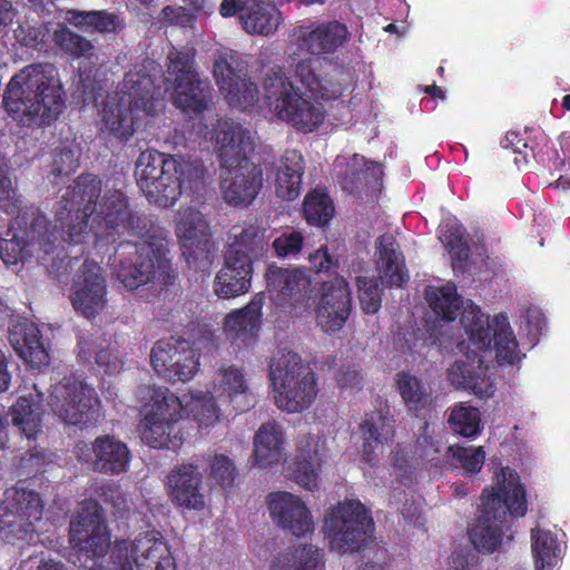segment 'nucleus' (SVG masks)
<instances>
[{"label":"nucleus","mask_w":570,"mask_h":570,"mask_svg":"<svg viewBox=\"0 0 570 570\" xmlns=\"http://www.w3.org/2000/svg\"><path fill=\"white\" fill-rule=\"evenodd\" d=\"M293 75L309 97L293 83L283 67L274 66L263 80L265 99L279 120L304 134L314 132L324 122L326 111L318 100L340 98L355 78L352 69L313 56L298 60Z\"/></svg>","instance_id":"f257e3e1"},{"label":"nucleus","mask_w":570,"mask_h":570,"mask_svg":"<svg viewBox=\"0 0 570 570\" xmlns=\"http://www.w3.org/2000/svg\"><path fill=\"white\" fill-rule=\"evenodd\" d=\"M214 138L220 163L223 199L232 207H248L258 196L264 181L261 166L248 157L254 150L250 134L237 122L218 120Z\"/></svg>","instance_id":"f03ea898"},{"label":"nucleus","mask_w":570,"mask_h":570,"mask_svg":"<svg viewBox=\"0 0 570 570\" xmlns=\"http://www.w3.org/2000/svg\"><path fill=\"white\" fill-rule=\"evenodd\" d=\"M207 169L200 158L170 155L156 149L140 153L136 161L137 185L150 203L173 206L183 194H196L205 187Z\"/></svg>","instance_id":"7ed1b4c3"},{"label":"nucleus","mask_w":570,"mask_h":570,"mask_svg":"<svg viewBox=\"0 0 570 570\" xmlns=\"http://www.w3.org/2000/svg\"><path fill=\"white\" fill-rule=\"evenodd\" d=\"M2 105L14 120L27 126H47L65 108V92L48 65H29L7 85Z\"/></svg>","instance_id":"20e7f679"},{"label":"nucleus","mask_w":570,"mask_h":570,"mask_svg":"<svg viewBox=\"0 0 570 570\" xmlns=\"http://www.w3.org/2000/svg\"><path fill=\"white\" fill-rule=\"evenodd\" d=\"M102 214L105 223L96 227L95 247L114 244L120 236L121 229L137 237L138 240L121 242L116 248L117 256L147 252L156 256H166V229L160 226L155 216L129 210L128 199L121 190L107 195L102 204Z\"/></svg>","instance_id":"39448f33"},{"label":"nucleus","mask_w":570,"mask_h":570,"mask_svg":"<svg viewBox=\"0 0 570 570\" xmlns=\"http://www.w3.org/2000/svg\"><path fill=\"white\" fill-rule=\"evenodd\" d=\"M527 511L525 490L519 474L510 468H502L498 490L482 491L480 514L469 529L473 546L480 551L494 552L502 543L507 515L521 518Z\"/></svg>","instance_id":"423d86ee"},{"label":"nucleus","mask_w":570,"mask_h":570,"mask_svg":"<svg viewBox=\"0 0 570 570\" xmlns=\"http://www.w3.org/2000/svg\"><path fill=\"white\" fill-rule=\"evenodd\" d=\"M101 179L94 174L79 175L66 193L61 196L62 209L67 216H58L57 233L60 240L67 245L81 246L79 254L86 253L85 245L91 243L96 245V227L105 223L102 216V204L108 194L114 190H107L100 203L98 199L101 194Z\"/></svg>","instance_id":"0eeeda50"},{"label":"nucleus","mask_w":570,"mask_h":570,"mask_svg":"<svg viewBox=\"0 0 570 570\" xmlns=\"http://www.w3.org/2000/svg\"><path fill=\"white\" fill-rule=\"evenodd\" d=\"M70 543L96 566L97 560L106 556L110 549V570H134L131 542L121 539L111 546L105 512L96 500H88L78 513L77 520L70 523Z\"/></svg>","instance_id":"6e6552de"},{"label":"nucleus","mask_w":570,"mask_h":570,"mask_svg":"<svg viewBox=\"0 0 570 570\" xmlns=\"http://www.w3.org/2000/svg\"><path fill=\"white\" fill-rule=\"evenodd\" d=\"M130 101L108 104L102 110V122L109 135L120 141H128L148 117L158 115L165 108L160 88L150 76L128 72L124 79Z\"/></svg>","instance_id":"1a4fd4ad"},{"label":"nucleus","mask_w":570,"mask_h":570,"mask_svg":"<svg viewBox=\"0 0 570 570\" xmlns=\"http://www.w3.org/2000/svg\"><path fill=\"white\" fill-rule=\"evenodd\" d=\"M268 376L275 404L284 412L301 413L309 409L317 397L315 372L293 351L282 350L272 357Z\"/></svg>","instance_id":"9d476101"},{"label":"nucleus","mask_w":570,"mask_h":570,"mask_svg":"<svg viewBox=\"0 0 570 570\" xmlns=\"http://www.w3.org/2000/svg\"><path fill=\"white\" fill-rule=\"evenodd\" d=\"M171 85L173 104L186 114L198 115L213 104V90L196 68V49L173 48L167 55V77Z\"/></svg>","instance_id":"9b49d317"},{"label":"nucleus","mask_w":570,"mask_h":570,"mask_svg":"<svg viewBox=\"0 0 570 570\" xmlns=\"http://www.w3.org/2000/svg\"><path fill=\"white\" fill-rule=\"evenodd\" d=\"M323 530L332 550L353 553L373 541L375 524L361 501L345 499L326 513Z\"/></svg>","instance_id":"f8f14e48"},{"label":"nucleus","mask_w":570,"mask_h":570,"mask_svg":"<svg viewBox=\"0 0 570 570\" xmlns=\"http://www.w3.org/2000/svg\"><path fill=\"white\" fill-rule=\"evenodd\" d=\"M494 323L495 327L492 328L489 315L484 314L478 305L471 303L464 306L460 324L469 340V348L473 353L475 351L487 352L491 350L493 342V350L499 364L513 365L520 362L522 355L519 343L507 316H495Z\"/></svg>","instance_id":"ddd939ff"},{"label":"nucleus","mask_w":570,"mask_h":570,"mask_svg":"<svg viewBox=\"0 0 570 570\" xmlns=\"http://www.w3.org/2000/svg\"><path fill=\"white\" fill-rule=\"evenodd\" d=\"M151 406L140 421L141 440L155 449L178 450L185 440L181 426L185 406L167 387H154Z\"/></svg>","instance_id":"4468645a"},{"label":"nucleus","mask_w":570,"mask_h":570,"mask_svg":"<svg viewBox=\"0 0 570 570\" xmlns=\"http://www.w3.org/2000/svg\"><path fill=\"white\" fill-rule=\"evenodd\" d=\"M45 502L30 480H19L4 492L0 503V532L7 542L24 540L41 520Z\"/></svg>","instance_id":"2eb2a0df"},{"label":"nucleus","mask_w":570,"mask_h":570,"mask_svg":"<svg viewBox=\"0 0 570 570\" xmlns=\"http://www.w3.org/2000/svg\"><path fill=\"white\" fill-rule=\"evenodd\" d=\"M31 220L24 219V227L12 238H0V258L6 265H14L20 261L36 257L45 261L53 253L60 239L57 226H51L48 218L37 210H31Z\"/></svg>","instance_id":"dca6fc26"},{"label":"nucleus","mask_w":570,"mask_h":570,"mask_svg":"<svg viewBox=\"0 0 570 570\" xmlns=\"http://www.w3.org/2000/svg\"><path fill=\"white\" fill-rule=\"evenodd\" d=\"M272 301L293 316L307 312L312 298L311 276L302 268H284L269 264L265 272Z\"/></svg>","instance_id":"f3484780"},{"label":"nucleus","mask_w":570,"mask_h":570,"mask_svg":"<svg viewBox=\"0 0 570 570\" xmlns=\"http://www.w3.org/2000/svg\"><path fill=\"white\" fill-rule=\"evenodd\" d=\"M155 372L168 382H188L199 370V354L184 338L158 340L150 351Z\"/></svg>","instance_id":"a211bd4d"},{"label":"nucleus","mask_w":570,"mask_h":570,"mask_svg":"<svg viewBox=\"0 0 570 570\" xmlns=\"http://www.w3.org/2000/svg\"><path fill=\"white\" fill-rule=\"evenodd\" d=\"M213 75L229 106L246 110L258 102V87L247 77V63L237 51L215 59Z\"/></svg>","instance_id":"6ab92c4d"},{"label":"nucleus","mask_w":570,"mask_h":570,"mask_svg":"<svg viewBox=\"0 0 570 570\" xmlns=\"http://www.w3.org/2000/svg\"><path fill=\"white\" fill-rule=\"evenodd\" d=\"M97 401L95 390L71 374L52 386L48 405L62 422L76 425L88 420V412Z\"/></svg>","instance_id":"aec40b11"},{"label":"nucleus","mask_w":570,"mask_h":570,"mask_svg":"<svg viewBox=\"0 0 570 570\" xmlns=\"http://www.w3.org/2000/svg\"><path fill=\"white\" fill-rule=\"evenodd\" d=\"M71 289L72 306L86 318H94L106 307L107 284L96 262L85 259L73 277Z\"/></svg>","instance_id":"412c9836"},{"label":"nucleus","mask_w":570,"mask_h":570,"mask_svg":"<svg viewBox=\"0 0 570 570\" xmlns=\"http://www.w3.org/2000/svg\"><path fill=\"white\" fill-rule=\"evenodd\" d=\"M352 311V294L346 279L336 276L323 282L322 296L316 311V321L327 334L338 332L345 325Z\"/></svg>","instance_id":"4be33fe9"},{"label":"nucleus","mask_w":570,"mask_h":570,"mask_svg":"<svg viewBox=\"0 0 570 570\" xmlns=\"http://www.w3.org/2000/svg\"><path fill=\"white\" fill-rule=\"evenodd\" d=\"M273 521L285 532L302 538L313 532L314 522L309 509L297 495L282 491L267 497Z\"/></svg>","instance_id":"5701e85b"},{"label":"nucleus","mask_w":570,"mask_h":570,"mask_svg":"<svg viewBox=\"0 0 570 570\" xmlns=\"http://www.w3.org/2000/svg\"><path fill=\"white\" fill-rule=\"evenodd\" d=\"M267 252V228L257 218L230 228L225 254L255 264L262 261Z\"/></svg>","instance_id":"b1692460"},{"label":"nucleus","mask_w":570,"mask_h":570,"mask_svg":"<svg viewBox=\"0 0 570 570\" xmlns=\"http://www.w3.org/2000/svg\"><path fill=\"white\" fill-rule=\"evenodd\" d=\"M296 45L302 50L318 57L333 53L347 40L348 30L336 20L318 24L299 26L293 30Z\"/></svg>","instance_id":"393cba45"},{"label":"nucleus","mask_w":570,"mask_h":570,"mask_svg":"<svg viewBox=\"0 0 570 570\" xmlns=\"http://www.w3.org/2000/svg\"><path fill=\"white\" fill-rule=\"evenodd\" d=\"M264 301V294L258 293L246 306L226 315L224 320V333L233 345L243 348L256 342L262 325Z\"/></svg>","instance_id":"a878e982"},{"label":"nucleus","mask_w":570,"mask_h":570,"mask_svg":"<svg viewBox=\"0 0 570 570\" xmlns=\"http://www.w3.org/2000/svg\"><path fill=\"white\" fill-rule=\"evenodd\" d=\"M472 352L473 357L466 355L465 360H456L448 368V380L456 390L473 393L480 399H489L494 395L495 384L488 375V367L483 366V360Z\"/></svg>","instance_id":"bb28decb"},{"label":"nucleus","mask_w":570,"mask_h":570,"mask_svg":"<svg viewBox=\"0 0 570 570\" xmlns=\"http://www.w3.org/2000/svg\"><path fill=\"white\" fill-rule=\"evenodd\" d=\"M167 479L169 495L177 505L189 510H202L205 507L200 491L203 474L198 464L184 462L176 465Z\"/></svg>","instance_id":"cd10ccee"},{"label":"nucleus","mask_w":570,"mask_h":570,"mask_svg":"<svg viewBox=\"0 0 570 570\" xmlns=\"http://www.w3.org/2000/svg\"><path fill=\"white\" fill-rule=\"evenodd\" d=\"M131 557L137 570H177L166 540L155 531H146L135 538Z\"/></svg>","instance_id":"c85d7f7f"},{"label":"nucleus","mask_w":570,"mask_h":570,"mask_svg":"<svg viewBox=\"0 0 570 570\" xmlns=\"http://www.w3.org/2000/svg\"><path fill=\"white\" fill-rule=\"evenodd\" d=\"M165 256H156L153 253H132L117 256L115 254L116 276L122 285L135 291L149 283L155 277L156 267L163 268L167 265Z\"/></svg>","instance_id":"c756f323"},{"label":"nucleus","mask_w":570,"mask_h":570,"mask_svg":"<svg viewBox=\"0 0 570 570\" xmlns=\"http://www.w3.org/2000/svg\"><path fill=\"white\" fill-rule=\"evenodd\" d=\"M8 338L18 356L31 367L49 365V353L43 345L40 330L33 322L23 320L13 323Z\"/></svg>","instance_id":"7c9ffc66"},{"label":"nucleus","mask_w":570,"mask_h":570,"mask_svg":"<svg viewBox=\"0 0 570 570\" xmlns=\"http://www.w3.org/2000/svg\"><path fill=\"white\" fill-rule=\"evenodd\" d=\"M362 435V460L370 466L377 465V450L383 444L392 441L395 435L394 420L390 415L389 407L385 411H372L366 413L360 425Z\"/></svg>","instance_id":"2f4dec72"},{"label":"nucleus","mask_w":570,"mask_h":570,"mask_svg":"<svg viewBox=\"0 0 570 570\" xmlns=\"http://www.w3.org/2000/svg\"><path fill=\"white\" fill-rule=\"evenodd\" d=\"M176 235L187 259H196L199 254L208 250L210 229L198 209L186 208L179 214Z\"/></svg>","instance_id":"473e14b6"},{"label":"nucleus","mask_w":570,"mask_h":570,"mask_svg":"<svg viewBox=\"0 0 570 570\" xmlns=\"http://www.w3.org/2000/svg\"><path fill=\"white\" fill-rule=\"evenodd\" d=\"M254 264L224 253V263L214 279V293L224 299L245 295L252 287Z\"/></svg>","instance_id":"72a5a7b5"},{"label":"nucleus","mask_w":570,"mask_h":570,"mask_svg":"<svg viewBox=\"0 0 570 570\" xmlns=\"http://www.w3.org/2000/svg\"><path fill=\"white\" fill-rule=\"evenodd\" d=\"M215 387L218 396L226 399L236 414L247 412L255 405V395L240 366L232 364L219 367Z\"/></svg>","instance_id":"f704fd0d"},{"label":"nucleus","mask_w":570,"mask_h":570,"mask_svg":"<svg viewBox=\"0 0 570 570\" xmlns=\"http://www.w3.org/2000/svg\"><path fill=\"white\" fill-rule=\"evenodd\" d=\"M377 269L387 287H402L409 275L405 261L396 238L392 234H383L376 239Z\"/></svg>","instance_id":"c9c22d12"},{"label":"nucleus","mask_w":570,"mask_h":570,"mask_svg":"<svg viewBox=\"0 0 570 570\" xmlns=\"http://www.w3.org/2000/svg\"><path fill=\"white\" fill-rule=\"evenodd\" d=\"M91 450L95 454L94 466L100 473L116 475L128 470L131 453L127 444L114 435L96 438Z\"/></svg>","instance_id":"e433bc0d"},{"label":"nucleus","mask_w":570,"mask_h":570,"mask_svg":"<svg viewBox=\"0 0 570 570\" xmlns=\"http://www.w3.org/2000/svg\"><path fill=\"white\" fill-rule=\"evenodd\" d=\"M36 395L19 396L10 406L9 414L12 424L28 439L35 440L42 429V397L43 394L37 390Z\"/></svg>","instance_id":"4c0bfd02"},{"label":"nucleus","mask_w":570,"mask_h":570,"mask_svg":"<svg viewBox=\"0 0 570 570\" xmlns=\"http://www.w3.org/2000/svg\"><path fill=\"white\" fill-rule=\"evenodd\" d=\"M394 386L405 407L415 416L431 409L433 404L432 387L416 375L401 371L396 373Z\"/></svg>","instance_id":"58836bf2"},{"label":"nucleus","mask_w":570,"mask_h":570,"mask_svg":"<svg viewBox=\"0 0 570 570\" xmlns=\"http://www.w3.org/2000/svg\"><path fill=\"white\" fill-rule=\"evenodd\" d=\"M284 434L276 422L261 425L254 436V461L261 468H269L283 458Z\"/></svg>","instance_id":"ea45409f"},{"label":"nucleus","mask_w":570,"mask_h":570,"mask_svg":"<svg viewBox=\"0 0 570 570\" xmlns=\"http://www.w3.org/2000/svg\"><path fill=\"white\" fill-rule=\"evenodd\" d=\"M303 174V156L296 150H286L276 173L275 190L277 197L284 200L297 198L302 190Z\"/></svg>","instance_id":"a19ab883"},{"label":"nucleus","mask_w":570,"mask_h":570,"mask_svg":"<svg viewBox=\"0 0 570 570\" xmlns=\"http://www.w3.org/2000/svg\"><path fill=\"white\" fill-rule=\"evenodd\" d=\"M268 570H324V560L312 544L293 546L276 553Z\"/></svg>","instance_id":"79ce46f5"},{"label":"nucleus","mask_w":570,"mask_h":570,"mask_svg":"<svg viewBox=\"0 0 570 570\" xmlns=\"http://www.w3.org/2000/svg\"><path fill=\"white\" fill-rule=\"evenodd\" d=\"M244 30L249 35L269 36L279 27L282 12L266 1H253L239 16Z\"/></svg>","instance_id":"37998d69"},{"label":"nucleus","mask_w":570,"mask_h":570,"mask_svg":"<svg viewBox=\"0 0 570 570\" xmlns=\"http://www.w3.org/2000/svg\"><path fill=\"white\" fill-rule=\"evenodd\" d=\"M68 20L83 32L117 33L124 29V20L108 10L69 11Z\"/></svg>","instance_id":"c03bdc74"},{"label":"nucleus","mask_w":570,"mask_h":570,"mask_svg":"<svg viewBox=\"0 0 570 570\" xmlns=\"http://www.w3.org/2000/svg\"><path fill=\"white\" fill-rule=\"evenodd\" d=\"M78 357L83 363H90L92 360L99 368L108 375L119 373L124 367V361L118 352L109 347H98V344L89 337L78 340Z\"/></svg>","instance_id":"a18cd8bd"},{"label":"nucleus","mask_w":570,"mask_h":570,"mask_svg":"<svg viewBox=\"0 0 570 570\" xmlns=\"http://www.w3.org/2000/svg\"><path fill=\"white\" fill-rule=\"evenodd\" d=\"M425 299L434 314L445 322L454 321L463 305L462 297L453 284L426 289Z\"/></svg>","instance_id":"49530a36"},{"label":"nucleus","mask_w":570,"mask_h":570,"mask_svg":"<svg viewBox=\"0 0 570 570\" xmlns=\"http://www.w3.org/2000/svg\"><path fill=\"white\" fill-rule=\"evenodd\" d=\"M335 208L326 193L313 190L305 196L303 215L309 225L324 227L333 218Z\"/></svg>","instance_id":"de8ad7c7"},{"label":"nucleus","mask_w":570,"mask_h":570,"mask_svg":"<svg viewBox=\"0 0 570 570\" xmlns=\"http://www.w3.org/2000/svg\"><path fill=\"white\" fill-rule=\"evenodd\" d=\"M448 423L454 433L463 438H473L481 432V413L475 406L460 403L451 410Z\"/></svg>","instance_id":"09e8293b"},{"label":"nucleus","mask_w":570,"mask_h":570,"mask_svg":"<svg viewBox=\"0 0 570 570\" xmlns=\"http://www.w3.org/2000/svg\"><path fill=\"white\" fill-rule=\"evenodd\" d=\"M532 552L538 570H550L556 561L558 541L551 531L533 529L531 531Z\"/></svg>","instance_id":"8fccbe9b"},{"label":"nucleus","mask_w":570,"mask_h":570,"mask_svg":"<svg viewBox=\"0 0 570 570\" xmlns=\"http://www.w3.org/2000/svg\"><path fill=\"white\" fill-rule=\"evenodd\" d=\"M446 453L450 464L461 468L466 474L479 473L485 461L483 446L450 445Z\"/></svg>","instance_id":"3c124183"},{"label":"nucleus","mask_w":570,"mask_h":570,"mask_svg":"<svg viewBox=\"0 0 570 570\" xmlns=\"http://www.w3.org/2000/svg\"><path fill=\"white\" fill-rule=\"evenodd\" d=\"M316 462V450L307 452L301 451L288 466L291 478L302 487L312 490L317 485Z\"/></svg>","instance_id":"603ef678"},{"label":"nucleus","mask_w":570,"mask_h":570,"mask_svg":"<svg viewBox=\"0 0 570 570\" xmlns=\"http://www.w3.org/2000/svg\"><path fill=\"white\" fill-rule=\"evenodd\" d=\"M360 305L365 314H375L382 305V289L376 277L357 276L355 279Z\"/></svg>","instance_id":"864d4df0"},{"label":"nucleus","mask_w":570,"mask_h":570,"mask_svg":"<svg viewBox=\"0 0 570 570\" xmlns=\"http://www.w3.org/2000/svg\"><path fill=\"white\" fill-rule=\"evenodd\" d=\"M186 407L199 428H209L219 421L218 409L213 395L202 394L191 396Z\"/></svg>","instance_id":"5fc2aeb1"},{"label":"nucleus","mask_w":570,"mask_h":570,"mask_svg":"<svg viewBox=\"0 0 570 570\" xmlns=\"http://www.w3.org/2000/svg\"><path fill=\"white\" fill-rule=\"evenodd\" d=\"M3 196H0V212L7 214L14 220V224L8 225V229L10 230L14 226L18 228L24 227V219L27 222L31 220V210L35 209L38 213H41L39 208L35 206L22 207L21 199L17 195V193L12 189L3 191Z\"/></svg>","instance_id":"6e6d98bb"},{"label":"nucleus","mask_w":570,"mask_h":570,"mask_svg":"<svg viewBox=\"0 0 570 570\" xmlns=\"http://www.w3.org/2000/svg\"><path fill=\"white\" fill-rule=\"evenodd\" d=\"M209 478L223 489L230 488L237 475V469L232 459L225 454H214L208 461Z\"/></svg>","instance_id":"4d7b16f0"},{"label":"nucleus","mask_w":570,"mask_h":570,"mask_svg":"<svg viewBox=\"0 0 570 570\" xmlns=\"http://www.w3.org/2000/svg\"><path fill=\"white\" fill-rule=\"evenodd\" d=\"M501 144L504 148L511 149L517 154L514 164L519 168L527 166L531 158H535L533 146H530L527 139L518 131H508Z\"/></svg>","instance_id":"13d9d810"},{"label":"nucleus","mask_w":570,"mask_h":570,"mask_svg":"<svg viewBox=\"0 0 570 570\" xmlns=\"http://www.w3.org/2000/svg\"><path fill=\"white\" fill-rule=\"evenodd\" d=\"M304 245V236L299 230L285 232L276 237L272 247L279 258L295 256L301 253Z\"/></svg>","instance_id":"bf43d9fd"},{"label":"nucleus","mask_w":570,"mask_h":570,"mask_svg":"<svg viewBox=\"0 0 570 570\" xmlns=\"http://www.w3.org/2000/svg\"><path fill=\"white\" fill-rule=\"evenodd\" d=\"M79 167V159L70 148H62L53 155L51 174L56 177L69 176Z\"/></svg>","instance_id":"052dcab7"},{"label":"nucleus","mask_w":570,"mask_h":570,"mask_svg":"<svg viewBox=\"0 0 570 570\" xmlns=\"http://www.w3.org/2000/svg\"><path fill=\"white\" fill-rule=\"evenodd\" d=\"M59 41L61 47L75 57L86 56L92 50L89 40L70 30L62 31Z\"/></svg>","instance_id":"680f3d73"},{"label":"nucleus","mask_w":570,"mask_h":570,"mask_svg":"<svg viewBox=\"0 0 570 570\" xmlns=\"http://www.w3.org/2000/svg\"><path fill=\"white\" fill-rule=\"evenodd\" d=\"M96 494L104 503L110 504L116 510H121L126 505V498L120 487L112 481L105 482L97 487Z\"/></svg>","instance_id":"e2e57ef3"},{"label":"nucleus","mask_w":570,"mask_h":570,"mask_svg":"<svg viewBox=\"0 0 570 570\" xmlns=\"http://www.w3.org/2000/svg\"><path fill=\"white\" fill-rule=\"evenodd\" d=\"M335 381L340 387H360L362 375L355 365H343L335 374Z\"/></svg>","instance_id":"0e129e2a"},{"label":"nucleus","mask_w":570,"mask_h":570,"mask_svg":"<svg viewBox=\"0 0 570 570\" xmlns=\"http://www.w3.org/2000/svg\"><path fill=\"white\" fill-rule=\"evenodd\" d=\"M451 256V264L454 273L463 274L466 271L470 258V246L468 242L448 249Z\"/></svg>","instance_id":"69168bd1"},{"label":"nucleus","mask_w":570,"mask_h":570,"mask_svg":"<svg viewBox=\"0 0 570 570\" xmlns=\"http://www.w3.org/2000/svg\"><path fill=\"white\" fill-rule=\"evenodd\" d=\"M392 465L394 466L397 476L401 479H410L413 474V466L410 464L407 454L400 445H397L392 452Z\"/></svg>","instance_id":"338daca9"},{"label":"nucleus","mask_w":570,"mask_h":570,"mask_svg":"<svg viewBox=\"0 0 570 570\" xmlns=\"http://www.w3.org/2000/svg\"><path fill=\"white\" fill-rule=\"evenodd\" d=\"M308 259L315 273L328 272L334 266L333 258L326 246H322L314 253H311Z\"/></svg>","instance_id":"774afa93"}]
</instances>
